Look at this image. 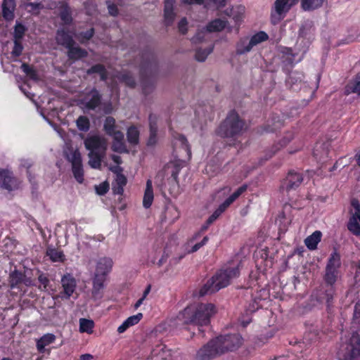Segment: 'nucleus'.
Listing matches in <instances>:
<instances>
[{
    "mask_svg": "<svg viewBox=\"0 0 360 360\" xmlns=\"http://www.w3.org/2000/svg\"><path fill=\"white\" fill-rule=\"evenodd\" d=\"M172 136L174 139L179 141L181 148L186 153V154L188 155V158L191 159V147H190V145L188 143V141L186 137L184 135L180 134L178 133H174L172 134Z\"/></svg>",
    "mask_w": 360,
    "mask_h": 360,
    "instance_id": "41",
    "label": "nucleus"
},
{
    "mask_svg": "<svg viewBox=\"0 0 360 360\" xmlns=\"http://www.w3.org/2000/svg\"><path fill=\"white\" fill-rule=\"evenodd\" d=\"M107 276L104 274H94L93 278L92 295L95 298H101L103 295V290L105 287V281Z\"/></svg>",
    "mask_w": 360,
    "mask_h": 360,
    "instance_id": "20",
    "label": "nucleus"
},
{
    "mask_svg": "<svg viewBox=\"0 0 360 360\" xmlns=\"http://www.w3.org/2000/svg\"><path fill=\"white\" fill-rule=\"evenodd\" d=\"M94 34H95V30L94 27H91L86 31L81 32L79 34V37L80 39V41L82 43H84L85 41L90 40L94 37Z\"/></svg>",
    "mask_w": 360,
    "mask_h": 360,
    "instance_id": "52",
    "label": "nucleus"
},
{
    "mask_svg": "<svg viewBox=\"0 0 360 360\" xmlns=\"http://www.w3.org/2000/svg\"><path fill=\"white\" fill-rule=\"evenodd\" d=\"M214 340L221 355L238 350L243 344V338L239 333L220 335L214 338Z\"/></svg>",
    "mask_w": 360,
    "mask_h": 360,
    "instance_id": "5",
    "label": "nucleus"
},
{
    "mask_svg": "<svg viewBox=\"0 0 360 360\" xmlns=\"http://www.w3.org/2000/svg\"><path fill=\"white\" fill-rule=\"evenodd\" d=\"M27 30V28L23 24L17 21L13 33V40L22 41Z\"/></svg>",
    "mask_w": 360,
    "mask_h": 360,
    "instance_id": "43",
    "label": "nucleus"
},
{
    "mask_svg": "<svg viewBox=\"0 0 360 360\" xmlns=\"http://www.w3.org/2000/svg\"><path fill=\"white\" fill-rule=\"evenodd\" d=\"M283 53L285 55L288 56V58L287 59L289 60V62L290 63H292L293 60H294L295 55L292 53V49L291 48H285V49L283 51Z\"/></svg>",
    "mask_w": 360,
    "mask_h": 360,
    "instance_id": "62",
    "label": "nucleus"
},
{
    "mask_svg": "<svg viewBox=\"0 0 360 360\" xmlns=\"http://www.w3.org/2000/svg\"><path fill=\"white\" fill-rule=\"evenodd\" d=\"M103 129L105 133L112 137L116 136L117 132H122L117 129L115 120L111 116H108L105 118Z\"/></svg>",
    "mask_w": 360,
    "mask_h": 360,
    "instance_id": "38",
    "label": "nucleus"
},
{
    "mask_svg": "<svg viewBox=\"0 0 360 360\" xmlns=\"http://www.w3.org/2000/svg\"><path fill=\"white\" fill-rule=\"evenodd\" d=\"M221 355L217 343L212 338L198 350L195 360H212Z\"/></svg>",
    "mask_w": 360,
    "mask_h": 360,
    "instance_id": "10",
    "label": "nucleus"
},
{
    "mask_svg": "<svg viewBox=\"0 0 360 360\" xmlns=\"http://www.w3.org/2000/svg\"><path fill=\"white\" fill-rule=\"evenodd\" d=\"M335 292V285L325 284L323 291L319 295L317 300L319 302H326L328 311L333 306Z\"/></svg>",
    "mask_w": 360,
    "mask_h": 360,
    "instance_id": "17",
    "label": "nucleus"
},
{
    "mask_svg": "<svg viewBox=\"0 0 360 360\" xmlns=\"http://www.w3.org/2000/svg\"><path fill=\"white\" fill-rule=\"evenodd\" d=\"M15 7V0H3L1 5L2 17L6 21H11L14 19Z\"/></svg>",
    "mask_w": 360,
    "mask_h": 360,
    "instance_id": "23",
    "label": "nucleus"
},
{
    "mask_svg": "<svg viewBox=\"0 0 360 360\" xmlns=\"http://www.w3.org/2000/svg\"><path fill=\"white\" fill-rule=\"evenodd\" d=\"M57 15L62 25L70 26L73 23L72 8L66 1H59L57 6Z\"/></svg>",
    "mask_w": 360,
    "mask_h": 360,
    "instance_id": "16",
    "label": "nucleus"
},
{
    "mask_svg": "<svg viewBox=\"0 0 360 360\" xmlns=\"http://www.w3.org/2000/svg\"><path fill=\"white\" fill-rule=\"evenodd\" d=\"M120 80L130 88H134L136 85L135 78L129 72L122 74Z\"/></svg>",
    "mask_w": 360,
    "mask_h": 360,
    "instance_id": "49",
    "label": "nucleus"
},
{
    "mask_svg": "<svg viewBox=\"0 0 360 360\" xmlns=\"http://www.w3.org/2000/svg\"><path fill=\"white\" fill-rule=\"evenodd\" d=\"M154 195L153 190V185L151 180L148 179L146 181V190L144 192L143 199V205L145 208H149L153 201Z\"/></svg>",
    "mask_w": 360,
    "mask_h": 360,
    "instance_id": "33",
    "label": "nucleus"
},
{
    "mask_svg": "<svg viewBox=\"0 0 360 360\" xmlns=\"http://www.w3.org/2000/svg\"><path fill=\"white\" fill-rule=\"evenodd\" d=\"M303 77L302 73L297 72H291L287 78L286 82L291 85L296 84L297 83L302 82Z\"/></svg>",
    "mask_w": 360,
    "mask_h": 360,
    "instance_id": "51",
    "label": "nucleus"
},
{
    "mask_svg": "<svg viewBox=\"0 0 360 360\" xmlns=\"http://www.w3.org/2000/svg\"><path fill=\"white\" fill-rule=\"evenodd\" d=\"M248 188V186L244 184L240 186L236 191H235L227 199L233 203L242 193H243Z\"/></svg>",
    "mask_w": 360,
    "mask_h": 360,
    "instance_id": "53",
    "label": "nucleus"
},
{
    "mask_svg": "<svg viewBox=\"0 0 360 360\" xmlns=\"http://www.w3.org/2000/svg\"><path fill=\"white\" fill-rule=\"evenodd\" d=\"M21 70L23 72L31 79L37 80L38 75L37 70L31 65L27 63H22L21 65Z\"/></svg>",
    "mask_w": 360,
    "mask_h": 360,
    "instance_id": "48",
    "label": "nucleus"
},
{
    "mask_svg": "<svg viewBox=\"0 0 360 360\" xmlns=\"http://www.w3.org/2000/svg\"><path fill=\"white\" fill-rule=\"evenodd\" d=\"M210 225L211 224H207V221L206 220L205 224L201 226L200 231L195 233L194 236L191 238L190 241L193 242V240H196L199 236H200L201 233L205 232L208 229Z\"/></svg>",
    "mask_w": 360,
    "mask_h": 360,
    "instance_id": "59",
    "label": "nucleus"
},
{
    "mask_svg": "<svg viewBox=\"0 0 360 360\" xmlns=\"http://www.w3.org/2000/svg\"><path fill=\"white\" fill-rule=\"evenodd\" d=\"M340 267L341 257L340 253L335 250L330 255L325 268V274L323 275L325 284H335L339 276Z\"/></svg>",
    "mask_w": 360,
    "mask_h": 360,
    "instance_id": "7",
    "label": "nucleus"
},
{
    "mask_svg": "<svg viewBox=\"0 0 360 360\" xmlns=\"http://www.w3.org/2000/svg\"><path fill=\"white\" fill-rule=\"evenodd\" d=\"M139 67L142 93L147 96L155 89L158 71L157 57L150 47L147 46L141 51Z\"/></svg>",
    "mask_w": 360,
    "mask_h": 360,
    "instance_id": "1",
    "label": "nucleus"
},
{
    "mask_svg": "<svg viewBox=\"0 0 360 360\" xmlns=\"http://www.w3.org/2000/svg\"><path fill=\"white\" fill-rule=\"evenodd\" d=\"M86 74L91 75L93 74H98L101 81H106L108 78V72L104 65L98 63L92 65L90 68L87 69Z\"/></svg>",
    "mask_w": 360,
    "mask_h": 360,
    "instance_id": "29",
    "label": "nucleus"
},
{
    "mask_svg": "<svg viewBox=\"0 0 360 360\" xmlns=\"http://www.w3.org/2000/svg\"><path fill=\"white\" fill-rule=\"evenodd\" d=\"M139 136L140 132L136 126L131 125L127 129V139L130 145H138L139 143Z\"/></svg>",
    "mask_w": 360,
    "mask_h": 360,
    "instance_id": "39",
    "label": "nucleus"
},
{
    "mask_svg": "<svg viewBox=\"0 0 360 360\" xmlns=\"http://www.w3.org/2000/svg\"><path fill=\"white\" fill-rule=\"evenodd\" d=\"M188 22L186 18H183L178 23V29L182 34H186L188 32Z\"/></svg>",
    "mask_w": 360,
    "mask_h": 360,
    "instance_id": "58",
    "label": "nucleus"
},
{
    "mask_svg": "<svg viewBox=\"0 0 360 360\" xmlns=\"http://www.w3.org/2000/svg\"><path fill=\"white\" fill-rule=\"evenodd\" d=\"M105 153H89V165L91 168L100 169Z\"/></svg>",
    "mask_w": 360,
    "mask_h": 360,
    "instance_id": "40",
    "label": "nucleus"
},
{
    "mask_svg": "<svg viewBox=\"0 0 360 360\" xmlns=\"http://www.w3.org/2000/svg\"><path fill=\"white\" fill-rule=\"evenodd\" d=\"M216 307L211 303H200L198 305L186 307L179 314L180 319L186 324L207 326L210 323V318L216 313Z\"/></svg>",
    "mask_w": 360,
    "mask_h": 360,
    "instance_id": "3",
    "label": "nucleus"
},
{
    "mask_svg": "<svg viewBox=\"0 0 360 360\" xmlns=\"http://www.w3.org/2000/svg\"><path fill=\"white\" fill-rule=\"evenodd\" d=\"M56 41L58 45L68 49L72 45H75V41L72 37L69 34L65 27L59 28L56 33Z\"/></svg>",
    "mask_w": 360,
    "mask_h": 360,
    "instance_id": "19",
    "label": "nucleus"
},
{
    "mask_svg": "<svg viewBox=\"0 0 360 360\" xmlns=\"http://www.w3.org/2000/svg\"><path fill=\"white\" fill-rule=\"evenodd\" d=\"M158 142V124L150 120V135L147 141L148 146H153Z\"/></svg>",
    "mask_w": 360,
    "mask_h": 360,
    "instance_id": "44",
    "label": "nucleus"
},
{
    "mask_svg": "<svg viewBox=\"0 0 360 360\" xmlns=\"http://www.w3.org/2000/svg\"><path fill=\"white\" fill-rule=\"evenodd\" d=\"M94 326V321L86 319H80L79 330L82 333H91Z\"/></svg>",
    "mask_w": 360,
    "mask_h": 360,
    "instance_id": "45",
    "label": "nucleus"
},
{
    "mask_svg": "<svg viewBox=\"0 0 360 360\" xmlns=\"http://www.w3.org/2000/svg\"><path fill=\"white\" fill-rule=\"evenodd\" d=\"M360 357V335L353 333L346 347V352L340 360H359Z\"/></svg>",
    "mask_w": 360,
    "mask_h": 360,
    "instance_id": "12",
    "label": "nucleus"
},
{
    "mask_svg": "<svg viewBox=\"0 0 360 360\" xmlns=\"http://www.w3.org/2000/svg\"><path fill=\"white\" fill-rule=\"evenodd\" d=\"M356 94L360 96V72L356 74L345 86V94Z\"/></svg>",
    "mask_w": 360,
    "mask_h": 360,
    "instance_id": "31",
    "label": "nucleus"
},
{
    "mask_svg": "<svg viewBox=\"0 0 360 360\" xmlns=\"http://www.w3.org/2000/svg\"><path fill=\"white\" fill-rule=\"evenodd\" d=\"M7 176L8 178H5L1 187L9 191L18 188L19 181L18 179L13 176V173L8 170Z\"/></svg>",
    "mask_w": 360,
    "mask_h": 360,
    "instance_id": "32",
    "label": "nucleus"
},
{
    "mask_svg": "<svg viewBox=\"0 0 360 360\" xmlns=\"http://www.w3.org/2000/svg\"><path fill=\"white\" fill-rule=\"evenodd\" d=\"M60 283L63 290L60 292L59 297L63 300H69L75 291L76 279L71 274L67 273L62 276Z\"/></svg>",
    "mask_w": 360,
    "mask_h": 360,
    "instance_id": "13",
    "label": "nucleus"
},
{
    "mask_svg": "<svg viewBox=\"0 0 360 360\" xmlns=\"http://www.w3.org/2000/svg\"><path fill=\"white\" fill-rule=\"evenodd\" d=\"M143 318L142 313H138L135 315L128 317L118 328L119 333H124L129 328L137 324Z\"/></svg>",
    "mask_w": 360,
    "mask_h": 360,
    "instance_id": "25",
    "label": "nucleus"
},
{
    "mask_svg": "<svg viewBox=\"0 0 360 360\" xmlns=\"http://www.w3.org/2000/svg\"><path fill=\"white\" fill-rule=\"evenodd\" d=\"M109 184L107 181L102 182L98 186H96V191L97 194L100 195H103L108 193L109 191Z\"/></svg>",
    "mask_w": 360,
    "mask_h": 360,
    "instance_id": "55",
    "label": "nucleus"
},
{
    "mask_svg": "<svg viewBox=\"0 0 360 360\" xmlns=\"http://www.w3.org/2000/svg\"><path fill=\"white\" fill-rule=\"evenodd\" d=\"M127 183V177L121 172L117 173L115 182L112 183L113 193L117 195H122L124 193V187L126 186Z\"/></svg>",
    "mask_w": 360,
    "mask_h": 360,
    "instance_id": "27",
    "label": "nucleus"
},
{
    "mask_svg": "<svg viewBox=\"0 0 360 360\" xmlns=\"http://www.w3.org/2000/svg\"><path fill=\"white\" fill-rule=\"evenodd\" d=\"M293 139V134L292 132L287 133L284 137L276 145L272 146L271 153L266 157V160L271 158L278 150L281 148L287 146Z\"/></svg>",
    "mask_w": 360,
    "mask_h": 360,
    "instance_id": "36",
    "label": "nucleus"
},
{
    "mask_svg": "<svg viewBox=\"0 0 360 360\" xmlns=\"http://www.w3.org/2000/svg\"><path fill=\"white\" fill-rule=\"evenodd\" d=\"M269 36L264 31H259L251 37H240L236 44V55L241 56L251 51L252 48L268 40Z\"/></svg>",
    "mask_w": 360,
    "mask_h": 360,
    "instance_id": "6",
    "label": "nucleus"
},
{
    "mask_svg": "<svg viewBox=\"0 0 360 360\" xmlns=\"http://www.w3.org/2000/svg\"><path fill=\"white\" fill-rule=\"evenodd\" d=\"M89 97H90L89 99L84 104L88 110H94L101 105L102 94L96 87L92 88L86 94L85 98Z\"/></svg>",
    "mask_w": 360,
    "mask_h": 360,
    "instance_id": "18",
    "label": "nucleus"
},
{
    "mask_svg": "<svg viewBox=\"0 0 360 360\" xmlns=\"http://www.w3.org/2000/svg\"><path fill=\"white\" fill-rule=\"evenodd\" d=\"M180 170V166L177 164H175L171 173L172 181L176 185L177 187L179 186V174Z\"/></svg>",
    "mask_w": 360,
    "mask_h": 360,
    "instance_id": "56",
    "label": "nucleus"
},
{
    "mask_svg": "<svg viewBox=\"0 0 360 360\" xmlns=\"http://www.w3.org/2000/svg\"><path fill=\"white\" fill-rule=\"evenodd\" d=\"M46 256L53 262H64L65 260V256L63 250L58 248H48L46 250Z\"/></svg>",
    "mask_w": 360,
    "mask_h": 360,
    "instance_id": "37",
    "label": "nucleus"
},
{
    "mask_svg": "<svg viewBox=\"0 0 360 360\" xmlns=\"http://www.w3.org/2000/svg\"><path fill=\"white\" fill-rule=\"evenodd\" d=\"M227 22V20L216 18L206 25L205 30L208 32H221L226 27Z\"/></svg>",
    "mask_w": 360,
    "mask_h": 360,
    "instance_id": "35",
    "label": "nucleus"
},
{
    "mask_svg": "<svg viewBox=\"0 0 360 360\" xmlns=\"http://www.w3.org/2000/svg\"><path fill=\"white\" fill-rule=\"evenodd\" d=\"M38 281L40 284V288L47 290L50 281L46 274L40 273L38 276Z\"/></svg>",
    "mask_w": 360,
    "mask_h": 360,
    "instance_id": "54",
    "label": "nucleus"
},
{
    "mask_svg": "<svg viewBox=\"0 0 360 360\" xmlns=\"http://www.w3.org/2000/svg\"><path fill=\"white\" fill-rule=\"evenodd\" d=\"M248 128L246 121L236 110H231L216 129V134L221 138L236 141L247 131Z\"/></svg>",
    "mask_w": 360,
    "mask_h": 360,
    "instance_id": "2",
    "label": "nucleus"
},
{
    "mask_svg": "<svg viewBox=\"0 0 360 360\" xmlns=\"http://www.w3.org/2000/svg\"><path fill=\"white\" fill-rule=\"evenodd\" d=\"M296 3L293 0H276L271 11V21L274 25L282 20Z\"/></svg>",
    "mask_w": 360,
    "mask_h": 360,
    "instance_id": "8",
    "label": "nucleus"
},
{
    "mask_svg": "<svg viewBox=\"0 0 360 360\" xmlns=\"http://www.w3.org/2000/svg\"><path fill=\"white\" fill-rule=\"evenodd\" d=\"M321 236L322 233L320 231H315L311 235L309 236L304 240L307 248L310 250H316L321 240Z\"/></svg>",
    "mask_w": 360,
    "mask_h": 360,
    "instance_id": "34",
    "label": "nucleus"
},
{
    "mask_svg": "<svg viewBox=\"0 0 360 360\" xmlns=\"http://www.w3.org/2000/svg\"><path fill=\"white\" fill-rule=\"evenodd\" d=\"M181 3L186 5H202L204 0H181Z\"/></svg>",
    "mask_w": 360,
    "mask_h": 360,
    "instance_id": "63",
    "label": "nucleus"
},
{
    "mask_svg": "<svg viewBox=\"0 0 360 360\" xmlns=\"http://www.w3.org/2000/svg\"><path fill=\"white\" fill-rule=\"evenodd\" d=\"M68 57L72 60H78L87 57L88 52L80 46L72 45L68 49Z\"/></svg>",
    "mask_w": 360,
    "mask_h": 360,
    "instance_id": "24",
    "label": "nucleus"
},
{
    "mask_svg": "<svg viewBox=\"0 0 360 360\" xmlns=\"http://www.w3.org/2000/svg\"><path fill=\"white\" fill-rule=\"evenodd\" d=\"M112 150L115 152L122 153H127V149L124 141V134L122 132H117L116 136H112Z\"/></svg>",
    "mask_w": 360,
    "mask_h": 360,
    "instance_id": "28",
    "label": "nucleus"
},
{
    "mask_svg": "<svg viewBox=\"0 0 360 360\" xmlns=\"http://www.w3.org/2000/svg\"><path fill=\"white\" fill-rule=\"evenodd\" d=\"M283 126V122L279 120L277 122H274L273 126H270L269 124L266 125L264 128V131L266 132H274L278 129L281 128Z\"/></svg>",
    "mask_w": 360,
    "mask_h": 360,
    "instance_id": "57",
    "label": "nucleus"
},
{
    "mask_svg": "<svg viewBox=\"0 0 360 360\" xmlns=\"http://www.w3.org/2000/svg\"><path fill=\"white\" fill-rule=\"evenodd\" d=\"M112 260L110 258H101L96 264L95 273L104 274L105 276H108L112 269Z\"/></svg>",
    "mask_w": 360,
    "mask_h": 360,
    "instance_id": "26",
    "label": "nucleus"
},
{
    "mask_svg": "<svg viewBox=\"0 0 360 360\" xmlns=\"http://www.w3.org/2000/svg\"><path fill=\"white\" fill-rule=\"evenodd\" d=\"M232 203L226 198L215 210L221 215Z\"/></svg>",
    "mask_w": 360,
    "mask_h": 360,
    "instance_id": "60",
    "label": "nucleus"
},
{
    "mask_svg": "<svg viewBox=\"0 0 360 360\" xmlns=\"http://www.w3.org/2000/svg\"><path fill=\"white\" fill-rule=\"evenodd\" d=\"M108 13L112 16H117L118 15V8L115 4H108Z\"/></svg>",
    "mask_w": 360,
    "mask_h": 360,
    "instance_id": "61",
    "label": "nucleus"
},
{
    "mask_svg": "<svg viewBox=\"0 0 360 360\" xmlns=\"http://www.w3.org/2000/svg\"><path fill=\"white\" fill-rule=\"evenodd\" d=\"M303 181L302 174L300 172L290 170L281 183L280 191L288 193L292 190L297 188Z\"/></svg>",
    "mask_w": 360,
    "mask_h": 360,
    "instance_id": "11",
    "label": "nucleus"
},
{
    "mask_svg": "<svg viewBox=\"0 0 360 360\" xmlns=\"http://www.w3.org/2000/svg\"><path fill=\"white\" fill-rule=\"evenodd\" d=\"M240 269L238 266L226 267L217 271L207 283L201 287L199 291L200 296L212 294L220 289L228 286L233 278L238 277Z\"/></svg>",
    "mask_w": 360,
    "mask_h": 360,
    "instance_id": "4",
    "label": "nucleus"
},
{
    "mask_svg": "<svg viewBox=\"0 0 360 360\" xmlns=\"http://www.w3.org/2000/svg\"><path fill=\"white\" fill-rule=\"evenodd\" d=\"M213 48H214L213 46H212L205 49H197L195 51V60L199 62L205 61L206 60V58H207V56L212 52Z\"/></svg>",
    "mask_w": 360,
    "mask_h": 360,
    "instance_id": "46",
    "label": "nucleus"
},
{
    "mask_svg": "<svg viewBox=\"0 0 360 360\" xmlns=\"http://www.w3.org/2000/svg\"><path fill=\"white\" fill-rule=\"evenodd\" d=\"M77 127L79 131L86 132L90 128V122L87 117L80 115L76 121Z\"/></svg>",
    "mask_w": 360,
    "mask_h": 360,
    "instance_id": "47",
    "label": "nucleus"
},
{
    "mask_svg": "<svg viewBox=\"0 0 360 360\" xmlns=\"http://www.w3.org/2000/svg\"><path fill=\"white\" fill-rule=\"evenodd\" d=\"M56 340V335L52 333H46L37 341V348L39 353L45 352V347Z\"/></svg>",
    "mask_w": 360,
    "mask_h": 360,
    "instance_id": "30",
    "label": "nucleus"
},
{
    "mask_svg": "<svg viewBox=\"0 0 360 360\" xmlns=\"http://www.w3.org/2000/svg\"><path fill=\"white\" fill-rule=\"evenodd\" d=\"M219 216L220 215L216 211H214L207 219V224H212L219 217Z\"/></svg>",
    "mask_w": 360,
    "mask_h": 360,
    "instance_id": "64",
    "label": "nucleus"
},
{
    "mask_svg": "<svg viewBox=\"0 0 360 360\" xmlns=\"http://www.w3.org/2000/svg\"><path fill=\"white\" fill-rule=\"evenodd\" d=\"M208 236H205L200 242L195 244L190 250H187L186 253L179 255L178 257L174 258L175 263L179 262L186 254H191L197 252L200 248L204 246L208 242Z\"/></svg>",
    "mask_w": 360,
    "mask_h": 360,
    "instance_id": "42",
    "label": "nucleus"
},
{
    "mask_svg": "<svg viewBox=\"0 0 360 360\" xmlns=\"http://www.w3.org/2000/svg\"><path fill=\"white\" fill-rule=\"evenodd\" d=\"M351 205L354 210H350V217L347 224L349 232L356 236H360V203L358 200L353 199Z\"/></svg>",
    "mask_w": 360,
    "mask_h": 360,
    "instance_id": "9",
    "label": "nucleus"
},
{
    "mask_svg": "<svg viewBox=\"0 0 360 360\" xmlns=\"http://www.w3.org/2000/svg\"><path fill=\"white\" fill-rule=\"evenodd\" d=\"M84 146L89 153H105L107 143L104 138L98 135L88 136L84 141Z\"/></svg>",
    "mask_w": 360,
    "mask_h": 360,
    "instance_id": "14",
    "label": "nucleus"
},
{
    "mask_svg": "<svg viewBox=\"0 0 360 360\" xmlns=\"http://www.w3.org/2000/svg\"><path fill=\"white\" fill-rule=\"evenodd\" d=\"M151 356L153 358H156V360H169L172 356V350L165 345L160 344L152 349Z\"/></svg>",
    "mask_w": 360,
    "mask_h": 360,
    "instance_id": "22",
    "label": "nucleus"
},
{
    "mask_svg": "<svg viewBox=\"0 0 360 360\" xmlns=\"http://www.w3.org/2000/svg\"><path fill=\"white\" fill-rule=\"evenodd\" d=\"M174 0H165L164 4V23L168 27L173 24L176 17L174 11Z\"/></svg>",
    "mask_w": 360,
    "mask_h": 360,
    "instance_id": "21",
    "label": "nucleus"
},
{
    "mask_svg": "<svg viewBox=\"0 0 360 360\" xmlns=\"http://www.w3.org/2000/svg\"><path fill=\"white\" fill-rule=\"evenodd\" d=\"M23 45L22 41L13 40V47L11 51V56L17 58L22 55L23 51Z\"/></svg>",
    "mask_w": 360,
    "mask_h": 360,
    "instance_id": "50",
    "label": "nucleus"
},
{
    "mask_svg": "<svg viewBox=\"0 0 360 360\" xmlns=\"http://www.w3.org/2000/svg\"><path fill=\"white\" fill-rule=\"evenodd\" d=\"M68 160L72 164V170L74 177L79 184L83 183L84 169L82 166V157L79 151L77 150L73 151L70 157H68Z\"/></svg>",
    "mask_w": 360,
    "mask_h": 360,
    "instance_id": "15",
    "label": "nucleus"
}]
</instances>
